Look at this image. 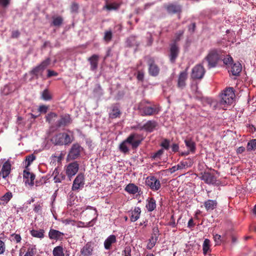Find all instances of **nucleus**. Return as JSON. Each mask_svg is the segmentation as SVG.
<instances>
[{"mask_svg": "<svg viewBox=\"0 0 256 256\" xmlns=\"http://www.w3.org/2000/svg\"><path fill=\"white\" fill-rule=\"evenodd\" d=\"M235 98V94L234 88L229 87L223 90L219 96L218 106L225 109L228 106L232 104Z\"/></svg>", "mask_w": 256, "mask_h": 256, "instance_id": "f257e3e1", "label": "nucleus"}, {"mask_svg": "<svg viewBox=\"0 0 256 256\" xmlns=\"http://www.w3.org/2000/svg\"><path fill=\"white\" fill-rule=\"evenodd\" d=\"M148 100H142L138 106V109L142 116H150L158 114L160 110L159 107L156 105L146 106V104H150Z\"/></svg>", "mask_w": 256, "mask_h": 256, "instance_id": "f03ea898", "label": "nucleus"}, {"mask_svg": "<svg viewBox=\"0 0 256 256\" xmlns=\"http://www.w3.org/2000/svg\"><path fill=\"white\" fill-rule=\"evenodd\" d=\"M222 59V52L220 50L212 49L209 51L208 55L203 60L208 62V68H214L220 60Z\"/></svg>", "mask_w": 256, "mask_h": 256, "instance_id": "7ed1b4c3", "label": "nucleus"}, {"mask_svg": "<svg viewBox=\"0 0 256 256\" xmlns=\"http://www.w3.org/2000/svg\"><path fill=\"white\" fill-rule=\"evenodd\" d=\"M74 137L72 136H70L66 133H59L54 136L51 141L55 145H67L70 144L73 141Z\"/></svg>", "mask_w": 256, "mask_h": 256, "instance_id": "20e7f679", "label": "nucleus"}, {"mask_svg": "<svg viewBox=\"0 0 256 256\" xmlns=\"http://www.w3.org/2000/svg\"><path fill=\"white\" fill-rule=\"evenodd\" d=\"M50 64V58H46L41 62L40 64L34 68L30 72V75L33 76V78L38 79L39 77L42 76V74L44 70Z\"/></svg>", "mask_w": 256, "mask_h": 256, "instance_id": "39448f33", "label": "nucleus"}, {"mask_svg": "<svg viewBox=\"0 0 256 256\" xmlns=\"http://www.w3.org/2000/svg\"><path fill=\"white\" fill-rule=\"evenodd\" d=\"M201 179L206 184H212L215 186H218L220 184V182L217 180V178L214 173L209 172H201Z\"/></svg>", "mask_w": 256, "mask_h": 256, "instance_id": "423d86ee", "label": "nucleus"}, {"mask_svg": "<svg viewBox=\"0 0 256 256\" xmlns=\"http://www.w3.org/2000/svg\"><path fill=\"white\" fill-rule=\"evenodd\" d=\"M33 161H28L26 168L24 170L23 172L24 180L25 184L26 185L28 184L30 186H34V180L36 176L34 174L30 172L29 169L27 167Z\"/></svg>", "mask_w": 256, "mask_h": 256, "instance_id": "0eeeda50", "label": "nucleus"}, {"mask_svg": "<svg viewBox=\"0 0 256 256\" xmlns=\"http://www.w3.org/2000/svg\"><path fill=\"white\" fill-rule=\"evenodd\" d=\"M142 140L140 134L136 133L131 134L126 140V142L131 145L132 149L136 148Z\"/></svg>", "mask_w": 256, "mask_h": 256, "instance_id": "6e6552de", "label": "nucleus"}, {"mask_svg": "<svg viewBox=\"0 0 256 256\" xmlns=\"http://www.w3.org/2000/svg\"><path fill=\"white\" fill-rule=\"evenodd\" d=\"M146 184L154 191L158 190L161 187V184L159 180L153 176H150L146 178Z\"/></svg>", "mask_w": 256, "mask_h": 256, "instance_id": "1a4fd4ad", "label": "nucleus"}, {"mask_svg": "<svg viewBox=\"0 0 256 256\" xmlns=\"http://www.w3.org/2000/svg\"><path fill=\"white\" fill-rule=\"evenodd\" d=\"M206 72L204 67L202 64H197L192 70L191 77L194 80L202 78Z\"/></svg>", "mask_w": 256, "mask_h": 256, "instance_id": "9d476101", "label": "nucleus"}, {"mask_svg": "<svg viewBox=\"0 0 256 256\" xmlns=\"http://www.w3.org/2000/svg\"><path fill=\"white\" fill-rule=\"evenodd\" d=\"M147 64L148 66V73L150 75L156 76L160 72V69L158 66L156 64L153 58H148Z\"/></svg>", "mask_w": 256, "mask_h": 256, "instance_id": "9b49d317", "label": "nucleus"}, {"mask_svg": "<svg viewBox=\"0 0 256 256\" xmlns=\"http://www.w3.org/2000/svg\"><path fill=\"white\" fill-rule=\"evenodd\" d=\"M82 150V148L79 144L77 143L74 144L68 153V158L70 160L78 158Z\"/></svg>", "mask_w": 256, "mask_h": 256, "instance_id": "f8f14e48", "label": "nucleus"}, {"mask_svg": "<svg viewBox=\"0 0 256 256\" xmlns=\"http://www.w3.org/2000/svg\"><path fill=\"white\" fill-rule=\"evenodd\" d=\"M164 8L169 14H180L182 12V6L174 3L165 4Z\"/></svg>", "mask_w": 256, "mask_h": 256, "instance_id": "ddd939ff", "label": "nucleus"}, {"mask_svg": "<svg viewBox=\"0 0 256 256\" xmlns=\"http://www.w3.org/2000/svg\"><path fill=\"white\" fill-rule=\"evenodd\" d=\"M84 174L82 173H80L78 174L73 182L72 190L74 191L78 190L84 187Z\"/></svg>", "mask_w": 256, "mask_h": 256, "instance_id": "4468645a", "label": "nucleus"}, {"mask_svg": "<svg viewBox=\"0 0 256 256\" xmlns=\"http://www.w3.org/2000/svg\"><path fill=\"white\" fill-rule=\"evenodd\" d=\"M78 168V164L76 162V161H75L68 166L66 169V174L70 179L76 174Z\"/></svg>", "mask_w": 256, "mask_h": 256, "instance_id": "2eb2a0df", "label": "nucleus"}, {"mask_svg": "<svg viewBox=\"0 0 256 256\" xmlns=\"http://www.w3.org/2000/svg\"><path fill=\"white\" fill-rule=\"evenodd\" d=\"M122 114L118 104H114L110 108L109 117L112 119L120 118Z\"/></svg>", "mask_w": 256, "mask_h": 256, "instance_id": "dca6fc26", "label": "nucleus"}, {"mask_svg": "<svg viewBox=\"0 0 256 256\" xmlns=\"http://www.w3.org/2000/svg\"><path fill=\"white\" fill-rule=\"evenodd\" d=\"M94 247L91 242H88L80 250V252L82 256H91L92 254Z\"/></svg>", "mask_w": 256, "mask_h": 256, "instance_id": "f3484780", "label": "nucleus"}, {"mask_svg": "<svg viewBox=\"0 0 256 256\" xmlns=\"http://www.w3.org/2000/svg\"><path fill=\"white\" fill-rule=\"evenodd\" d=\"M64 234L54 229H50L48 232V237L50 240H61L63 239Z\"/></svg>", "mask_w": 256, "mask_h": 256, "instance_id": "a211bd4d", "label": "nucleus"}, {"mask_svg": "<svg viewBox=\"0 0 256 256\" xmlns=\"http://www.w3.org/2000/svg\"><path fill=\"white\" fill-rule=\"evenodd\" d=\"M179 48L176 44H172L170 45V58L172 62H174L178 56Z\"/></svg>", "mask_w": 256, "mask_h": 256, "instance_id": "6ab92c4d", "label": "nucleus"}, {"mask_svg": "<svg viewBox=\"0 0 256 256\" xmlns=\"http://www.w3.org/2000/svg\"><path fill=\"white\" fill-rule=\"evenodd\" d=\"M186 70L181 72L178 76V87L181 89H183L186 85V81L188 78V73Z\"/></svg>", "mask_w": 256, "mask_h": 256, "instance_id": "aec40b11", "label": "nucleus"}, {"mask_svg": "<svg viewBox=\"0 0 256 256\" xmlns=\"http://www.w3.org/2000/svg\"><path fill=\"white\" fill-rule=\"evenodd\" d=\"M11 172V164L10 161H6L3 164L2 170L0 172V174L4 178H6L8 176Z\"/></svg>", "mask_w": 256, "mask_h": 256, "instance_id": "412c9836", "label": "nucleus"}, {"mask_svg": "<svg viewBox=\"0 0 256 256\" xmlns=\"http://www.w3.org/2000/svg\"><path fill=\"white\" fill-rule=\"evenodd\" d=\"M70 123V118L69 115L61 116L60 119L56 123V127L60 128L65 126Z\"/></svg>", "mask_w": 256, "mask_h": 256, "instance_id": "4be33fe9", "label": "nucleus"}, {"mask_svg": "<svg viewBox=\"0 0 256 256\" xmlns=\"http://www.w3.org/2000/svg\"><path fill=\"white\" fill-rule=\"evenodd\" d=\"M157 126V123L154 120H148L144 126L140 127V130H144L146 132H151L154 131Z\"/></svg>", "mask_w": 256, "mask_h": 256, "instance_id": "5701e85b", "label": "nucleus"}, {"mask_svg": "<svg viewBox=\"0 0 256 256\" xmlns=\"http://www.w3.org/2000/svg\"><path fill=\"white\" fill-rule=\"evenodd\" d=\"M116 242V238L115 235L112 234L107 238L104 242V247L107 250H110L112 248V245Z\"/></svg>", "mask_w": 256, "mask_h": 256, "instance_id": "b1692460", "label": "nucleus"}, {"mask_svg": "<svg viewBox=\"0 0 256 256\" xmlns=\"http://www.w3.org/2000/svg\"><path fill=\"white\" fill-rule=\"evenodd\" d=\"M99 56L97 54H93L88 58V61L90 63V69L92 71H95L98 66V62Z\"/></svg>", "mask_w": 256, "mask_h": 256, "instance_id": "393cba45", "label": "nucleus"}, {"mask_svg": "<svg viewBox=\"0 0 256 256\" xmlns=\"http://www.w3.org/2000/svg\"><path fill=\"white\" fill-rule=\"evenodd\" d=\"M188 162H184V161H182L180 164H178L176 166H174L172 168H170V172L172 173L178 170H182V168H186L190 166L192 164V161H188Z\"/></svg>", "mask_w": 256, "mask_h": 256, "instance_id": "a878e982", "label": "nucleus"}, {"mask_svg": "<svg viewBox=\"0 0 256 256\" xmlns=\"http://www.w3.org/2000/svg\"><path fill=\"white\" fill-rule=\"evenodd\" d=\"M218 202L216 200H208L204 202V206L208 212H210L216 208Z\"/></svg>", "mask_w": 256, "mask_h": 256, "instance_id": "bb28decb", "label": "nucleus"}, {"mask_svg": "<svg viewBox=\"0 0 256 256\" xmlns=\"http://www.w3.org/2000/svg\"><path fill=\"white\" fill-rule=\"evenodd\" d=\"M124 190L129 194H134L138 192V187L134 184L130 183L126 186Z\"/></svg>", "mask_w": 256, "mask_h": 256, "instance_id": "cd10ccee", "label": "nucleus"}, {"mask_svg": "<svg viewBox=\"0 0 256 256\" xmlns=\"http://www.w3.org/2000/svg\"><path fill=\"white\" fill-rule=\"evenodd\" d=\"M146 202V206L148 212H152L156 208V200L154 198H148Z\"/></svg>", "mask_w": 256, "mask_h": 256, "instance_id": "c85d7f7f", "label": "nucleus"}, {"mask_svg": "<svg viewBox=\"0 0 256 256\" xmlns=\"http://www.w3.org/2000/svg\"><path fill=\"white\" fill-rule=\"evenodd\" d=\"M140 208L139 207H135L131 212L130 220L134 222L140 218Z\"/></svg>", "mask_w": 256, "mask_h": 256, "instance_id": "c756f323", "label": "nucleus"}, {"mask_svg": "<svg viewBox=\"0 0 256 256\" xmlns=\"http://www.w3.org/2000/svg\"><path fill=\"white\" fill-rule=\"evenodd\" d=\"M231 72L234 76H238L241 72L242 67L241 64L238 62L232 64Z\"/></svg>", "mask_w": 256, "mask_h": 256, "instance_id": "7c9ffc66", "label": "nucleus"}, {"mask_svg": "<svg viewBox=\"0 0 256 256\" xmlns=\"http://www.w3.org/2000/svg\"><path fill=\"white\" fill-rule=\"evenodd\" d=\"M184 143L190 152H195L196 144L192 139L187 138L185 140Z\"/></svg>", "mask_w": 256, "mask_h": 256, "instance_id": "2f4dec72", "label": "nucleus"}, {"mask_svg": "<svg viewBox=\"0 0 256 256\" xmlns=\"http://www.w3.org/2000/svg\"><path fill=\"white\" fill-rule=\"evenodd\" d=\"M30 233L31 235L33 237L39 238H42L44 237V230L42 229H40L39 230H30Z\"/></svg>", "mask_w": 256, "mask_h": 256, "instance_id": "473e14b6", "label": "nucleus"}, {"mask_svg": "<svg viewBox=\"0 0 256 256\" xmlns=\"http://www.w3.org/2000/svg\"><path fill=\"white\" fill-rule=\"evenodd\" d=\"M54 256H64V248L62 246L55 247L52 251Z\"/></svg>", "mask_w": 256, "mask_h": 256, "instance_id": "72a5a7b5", "label": "nucleus"}, {"mask_svg": "<svg viewBox=\"0 0 256 256\" xmlns=\"http://www.w3.org/2000/svg\"><path fill=\"white\" fill-rule=\"evenodd\" d=\"M210 242V240L206 238L204 240L202 245V250L204 254H206L211 252Z\"/></svg>", "mask_w": 256, "mask_h": 256, "instance_id": "f704fd0d", "label": "nucleus"}, {"mask_svg": "<svg viewBox=\"0 0 256 256\" xmlns=\"http://www.w3.org/2000/svg\"><path fill=\"white\" fill-rule=\"evenodd\" d=\"M248 152L255 150H256V139H252L248 141L246 147Z\"/></svg>", "mask_w": 256, "mask_h": 256, "instance_id": "c9c22d12", "label": "nucleus"}, {"mask_svg": "<svg viewBox=\"0 0 256 256\" xmlns=\"http://www.w3.org/2000/svg\"><path fill=\"white\" fill-rule=\"evenodd\" d=\"M214 240L216 243V245H220L222 243L226 242V238L224 236H222V235L218 234H213Z\"/></svg>", "mask_w": 256, "mask_h": 256, "instance_id": "e433bc0d", "label": "nucleus"}, {"mask_svg": "<svg viewBox=\"0 0 256 256\" xmlns=\"http://www.w3.org/2000/svg\"><path fill=\"white\" fill-rule=\"evenodd\" d=\"M36 253V246L30 245L26 252L24 256H34Z\"/></svg>", "mask_w": 256, "mask_h": 256, "instance_id": "4c0bfd02", "label": "nucleus"}, {"mask_svg": "<svg viewBox=\"0 0 256 256\" xmlns=\"http://www.w3.org/2000/svg\"><path fill=\"white\" fill-rule=\"evenodd\" d=\"M12 194L11 192H7L6 194H5L3 196H2L0 198V200L1 201L3 202H0V204H7L10 201V200L12 198Z\"/></svg>", "mask_w": 256, "mask_h": 256, "instance_id": "58836bf2", "label": "nucleus"}, {"mask_svg": "<svg viewBox=\"0 0 256 256\" xmlns=\"http://www.w3.org/2000/svg\"><path fill=\"white\" fill-rule=\"evenodd\" d=\"M63 21V18L61 16H53L52 24L54 26H60L62 24Z\"/></svg>", "mask_w": 256, "mask_h": 256, "instance_id": "ea45409f", "label": "nucleus"}, {"mask_svg": "<svg viewBox=\"0 0 256 256\" xmlns=\"http://www.w3.org/2000/svg\"><path fill=\"white\" fill-rule=\"evenodd\" d=\"M57 117L58 115L56 114L53 112H50L48 113L46 116V122H48L49 124L52 123L55 120Z\"/></svg>", "mask_w": 256, "mask_h": 256, "instance_id": "a19ab883", "label": "nucleus"}, {"mask_svg": "<svg viewBox=\"0 0 256 256\" xmlns=\"http://www.w3.org/2000/svg\"><path fill=\"white\" fill-rule=\"evenodd\" d=\"M42 98L44 100H50L52 99V96L48 89L44 90L42 94Z\"/></svg>", "mask_w": 256, "mask_h": 256, "instance_id": "79ce46f5", "label": "nucleus"}, {"mask_svg": "<svg viewBox=\"0 0 256 256\" xmlns=\"http://www.w3.org/2000/svg\"><path fill=\"white\" fill-rule=\"evenodd\" d=\"M48 180V178L46 176H42L40 178V179H36L34 182V184L36 186H40L46 183L47 180Z\"/></svg>", "mask_w": 256, "mask_h": 256, "instance_id": "37998d69", "label": "nucleus"}, {"mask_svg": "<svg viewBox=\"0 0 256 256\" xmlns=\"http://www.w3.org/2000/svg\"><path fill=\"white\" fill-rule=\"evenodd\" d=\"M66 152L62 151L56 152L54 154H52V158H56L57 160H62L64 158Z\"/></svg>", "mask_w": 256, "mask_h": 256, "instance_id": "c03bdc74", "label": "nucleus"}, {"mask_svg": "<svg viewBox=\"0 0 256 256\" xmlns=\"http://www.w3.org/2000/svg\"><path fill=\"white\" fill-rule=\"evenodd\" d=\"M159 230L158 227L155 226L152 228V233L150 238L152 240L158 241L159 236Z\"/></svg>", "mask_w": 256, "mask_h": 256, "instance_id": "a18cd8bd", "label": "nucleus"}, {"mask_svg": "<svg viewBox=\"0 0 256 256\" xmlns=\"http://www.w3.org/2000/svg\"><path fill=\"white\" fill-rule=\"evenodd\" d=\"M221 60H222L224 63L228 66H231L232 64L233 59L232 57L229 55L226 56V57L224 58L222 56Z\"/></svg>", "mask_w": 256, "mask_h": 256, "instance_id": "49530a36", "label": "nucleus"}, {"mask_svg": "<svg viewBox=\"0 0 256 256\" xmlns=\"http://www.w3.org/2000/svg\"><path fill=\"white\" fill-rule=\"evenodd\" d=\"M66 178V174L63 172H60V174L58 176H54V182H61L63 180Z\"/></svg>", "mask_w": 256, "mask_h": 256, "instance_id": "de8ad7c7", "label": "nucleus"}, {"mask_svg": "<svg viewBox=\"0 0 256 256\" xmlns=\"http://www.w3.org/2000/svg\"><path fill=\"white\" fill-rule=\"evenodd\" d=\"M112 38V33L111 30H108L104 32V40L106 42H110Z\"/></svg>", "mask_w": 256, "mask_h": 256, "instance_id": "09e8293b", "label": "nucleus"}, {"mask_svg": "<svg viewBox=\"0 0 256 256\" xmlns=\"http://www.w3.org/2000/svg\"><path fill=\"white\" fill-rule=\"evenodd\" d=\"M128 143L126 142V140H124L122 143L120 145L119 148L120 152L124 153H127L129 151V148L127 146V144Z\"/></svg>", "mask_w": 256, "mask_h": 256, "instance_id": "8fccbe9b", "label": "nucleus"}, {"mask_svg": "<svg viewBox=\"0 0 256 256\" xmlns=\"http://www.w3.org/2000/svg\"><path fill=\"white\" fill-rule=\"evenodd\" d=\"M118 7L119 4L116 3L108 4L104 6L106 8L109 10H116L118 8Z\"/></svg>", "mask_w": 256, "mask_h": 256, "instance_id": "3c124183", "label": "nucleus"}, {"mask_svg": "<svg viewBox=\"0 0 256 256\" xmlns=\"http://www.w3.org/2000/svg\"><path fill=\"white\" fill-rule=\"evenodd\" d=\"M132 248L130 246H126L122 252L123 256H132Z\"/></svg>", "mask_w": 256, "mask_h": 256, "instance_id": "603ef678", "label": "nucleus"}, {"mask_svg": "<svg viewBox=\"0 0 256 256\" xmlns=\"http://www.w3.org/2000/svg\"><path fill=\"white\" fill-rule=\"evenodd\" d=\"M180 218L178 220V221L180 220ZM178 224H176L175 222V218L174 217V215L172 214L171 216L170 222L168 223L167 225L171 226L172 228H176Z\"/></svg>", "mask_w": 256, "mask_h": 256, "instance_id": "864d4df0", "label": "nucleus"}, {"mask_svg": "<svg viewBox=\"0 0 256 256\" xmlns=\"http://www.w3.org/2000/svg\"><path fill=\"white\" fill-rule=\"evenodd\" d=\"M184 33V31L182 30H179L178 32L176 34L175 38L174 40V42L173 44H176L178 42L180 39L181 36L183 35Z\"/></svg>", "mask_w": 256, "mask_h": 256, "instance_id": "5fc2aeb1", "label": "nucleus"}, {"mask_svg": "<svg viewBox=\"0 0 256 256\" xmlns=\"http://www.w3.org/2000/svg\"><path fill=\"white\" fill-rule=\"evenodd\" d=\"M12 240L17 243L20 242L22 238L19 234H14L11 235Z\"/></svg>", "mask_w": 256, "mask_h": 256, "instance_id": "6e6d98bb", "label": "nucleus"}, {"mask_svg": "<svg viewBox=\"0 0 256 256\" xmlns=\"http://www.w3.org/2000/svg\"><path fill=\"white\" fill-rule=\"evenodd\" d=\"M48 107L45 105H42L39 106L38 112L40 113L46 114L48 110Z\"/></svg>", "mask_w": 256, "mask_h": 256, "instance_id": "4d7b16f0", "label": "nucleus"}, {"mask_svg": "<svg viewBox=\"0 0 256 256\" xmlns=\"http://www.w3.org/2000/svg\"><path fill=\"white\" fill-rule=\"evenodd\" d=\"M157 241L152 240L151 238L149 240V242L146 246V248L148 250H151L156 244Z\"/></svg>", "mask_w": 256, "mask_h": 256, "instance_id": "13d9d810", "label": "nucleus"}, {"mask_svg": "<svg viewBox=\"0 0 256 256\" xmlns=\"http://www.w3.org/2000/svg\"><path fill=\"white\" fill-rule=\"evenodd\" d=\"M10 0H0V6L3 8L8 7L10 4Z\"/></svg>", "mask_w": 256, "mask_h": 256, "instance_id": "bf43d9fd", "label": "nucleus"}, {"mask_svg": "<svg viewBox=\"0 0 256 256\" xmlns=\"http://www.w3.org/2000/svg\"><path fill=\"white\" fill-rule=\"evenodd\" d=\"M6 250V244L4 242L0 240V254H3Z\"/></svg>", "mask_w": 256, "mask_h": 256, "instance_id": "052dcab7", "label": "nucleus"}, {"mask_svg": "<svg viewBox=\"0 0 256 256\" xmlns=\"http://www.w3.org/2000/svg\"><path fill=\"white\" fill-rule=\"evenodd\" d=\"M42 206L40 204H36L34 205V210L36 213H39L42 210Z\"/></svg>", "mask_w": 256, "mask_h": 256, "instance_id": "680f3d73", "label": "nucleus"}, {"mask_svg": "<svg viewBox=\"0 0 256 256\" xmlns=\"http://www.w3.org/2000/svg\"><path fill=\"white\" fill-rule=\"evenodd\" d=\"M36 153L34 152V154L26 156L24 158V160H34L36 158Z\"/></svg>", "mask_w": 256, "mask_h": 256, "instance_id": "e2e57ef3", "label": "nucleus"}, {"mask_svg": "<svg viewBox=\"0 0 256 256\" xmlns=\"http://www.w3.org/2000/svg\"><path fill=\"white\" fill-rule=\"evenodd\" d=\"M137 78L138 80L142 81L144 78V74L142 71H138L137 74Z\"/></svg>", "mask_w": 256, "mask_h": 256, "instance_id": "0e129e2a", "label": "nucleus"}, {"mask_svg": "<svg viewBox=\"0 0 256 256\" xmlns=\"http://www.w3.org/2000/svg\"><path fill=\"white\" fill-rule=\"evenodd\" d=\"M170 142L167 140H165L161 144V146L166 150L169 148Z\"/></svg>", "mask_w": 256, "mask_h": 256, "instance_id": "69168bd1", "label": "nucleus"}, {"mask_svg": "<svg viewBox=\"0 0 256 256\" xmlns=\"http://www.w3.org/2000/svg\"><path fill=\"white\" fill-rule=\"evenodd\" d=\"M58 76V73L54 70H48V77L50 78L52 76Z\"/></svg>", "mask_w": 256, "mask_h": 256, "instance_id": "338daca9", "label": "nucleus"}, {"mask_svg": "<svg viewBox=\"0 0 256 256\" xmlns=\"http://www.w3.org/2000/svg\"><path fill=\"white\" fill-rule=\"evenodd\" d=\"M94 92L98 94H100L102 92V88L100 84H96V88L94 89Z\"/></svg>", "mask_w": 256, "mask_h": 256, "instance_id": "774afa93", "label": "nucleus"}]
</instances>
